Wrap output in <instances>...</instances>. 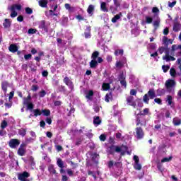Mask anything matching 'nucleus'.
<instances>
[{
	"label": "nucleus",
	"mask_w": 181,
	"mask_h": 181,
	"mask_svg": "<svg viewBox=\"0 0 181 181\" xmlns=\"http://www.w3.org/2000/svg\"><path fill=\"white\" fill-rule=\"evenodd\" d=\"M125 151H128V146H124V144L121 146L111 144L107 148V153L108 155H115L116 152V153H120L121 156H124L125 155Z\"/></svg>",
	"instance_id": "obj_1"
},
{
	"label": "nucleus",
	"mask_w": 181,
	"mask_h": 181,
	"mask_svg": "<svg viewBox=\"0 0 181 181\" xmlns=\"http://www.w3.org/2000/svg\"><path fill=\"white\" fill-rule=\"evenodd\" d=\"M91 59L92 60L89 63L90 69H96L98 64H101L103 62H104V59L100 57V52L98 51H94L92 53Z\"/></svg>",
	"instance_id": "obj_2"
},
{
	"label": "nucleus",
	"mask_w": 181,
	"mask_h": 181,
	"mask_svg": "<svg viewBox=\"0 0 181 181\" xmlns=\"http://www.w3.org/2000/svg\"><path fill=\"white\" fill-rule=\"evenodd\" d=\"M57 165L58 168H59L60 169L59 173H61V175H65L66 171V173L67 175H69V176H73L74 175L73 170H71V169H67L66 170H64V168H67V165L64 164V161H63L62 158H57Z\"/></svg>",
	"instance_id": "obj_3"
},
{
	"label": "nucleus",
	"mask_w": 181,
	"mask_h": 181,
	"mask_svg": "<svg viewBox=\"0 0 181 181\" xmlns=\"http://www.w3.org/2000/svg\"><path fill=\"white\" fill-rule=\"evenodd\" d=\"M156 97V93L155 92V89L151 88L144 95L143 101L145 104H149V100H153Z\"/></svg>",
	"instance_id": "obj_4"
},
{
	"label": "nucleus",
	"mask_w": 181,
	"mask_h": 181,
	"mask_svg": "<svg viewBox=\"0 0 181 181\" xmlns=\"http://www.w3.org/2000/svg\"><path fill=\"white\" fill-rule=\"evenodd\" d=\"M11 13L10 14L11 18H16L18 16L17 11H22V5L21 4H13L11 8H8Z\"/></svg>",
	"instance_id": "obj_5"
},
{
	"label": "nucleus",
	"mask_w": 181,
	"mask_h": 181,
	"mask_svg": "<svg viewBox=\"0 0 181 181\" xmlns=\"http://www.w3.org/2000/svg\"><path fill=\"white\" fill-rule=\"evenodd\" d=\"M32 100V96L30 95V93L28 94V97L23 98V105L27 106V110H29L32 112V110H33V107H35V105L30 100Z\"/></svg>",
	"instance_id": "obj_6"
},
{
	"label": "nucleus",
	"mask_w": 181,
	"mask_h": 181,
	"mask_svg": "<svg viewBox=\"0 0 181 181\" xmlns=\"http://www.w3.org/2000/svg\"><path fill=\"white\" fill-rule=\"evenodd\" d=\"M136 127H139V125L141 127L146 125V119L145 117L138 114L136 117Z\"/></svg>",
	"instance_id": "obj_7"
},
{
	"label": "nucleus",
	"mask_w": 181,
	"mask_h": 181,
	"mask_svg": "<svg viewBox=\"0 0 181 181\" xmlns=\"http://www.w3.org/2000/svg\"><path fill=\"white\" fill-rule=\"evenodd\" d=\"M136 134L135 137L136 139H143L144 136H145V132H144V129L141 127H138L135 129Z\"/></svg>",
	"instance_id": "obj_8"
},
{
	"label": "nucleus",
	"mask_w": 181,
	"mask_h": 181,
	"mask_svg": "<svg viewBox=\"0 0 181 181\" xmlns=\"http://www.w3.org/2000/svg\"><path fill=\"white\" fill-rule=\"evenodd\" d=\"M17 153L19 156H25L26 155V144L22 143L20 145Z\"/></svg>",
	"instance_id": "obj_9"
},
{
	"label": "nucleus",
	"mask_w": 181,
	"mask_h": 181,
	"mask_svg": "<svg viewBox=\"0 0 181 181\" xmlns=\"http://www.w3.org/2000/svg\"><path fill=\"white\" fill-rule=\"evenodd\" d=\"M18 145H21V141L17 139H12L8 142V146L12 149H16Z\"/></svg>",
	"instance_id": "obj_10"
},
{
	"label": "nucleus",
	"mask_w": 181,
	"mask_h": 181,
	"mask_svg": "<svg viewBox=\"0 0 181 181\" xmlns=\"http://www.w3.org/2000/svg\"><path fill=\"white\" fill-rule=\"evenodd\" d=\"M63 81L66 84V86H69V88H70L71 91L74 90V84H73V81H71L69 76H65L63 79Z\"/></svg>",
	"instance_id": "obj_11"
},
{
	"label": "nucleus",
	"mask_w": 181,
	"mask_h": 181,
	"mask_svg": "<svg viewBox=\"0 0 181 181\" xmlns=\"http://www.w3.org/2000/svg\"><path fill=\"white\" fill-rule=\"evenodd\" d=\"M30 176V174L27 171H24L22 173L18 174V179L20 181H25V180L28 179Z\"/></svg>",
	"instance_id": "obj_12"
},
{
	"label": "nucleus",
	"mask_w": 181,
	"mask_h": 181,
	"mask_svg": "<svg viewBox=\"0 0 181 181\" xmlns=\"http://www.w3.org/2000/svg\"><path fill=\"white\" fill-rule=\"evenodd\" d=\"M126 101H127V103L129 105H130L131 107H134V108H135V107H136V103H135V101H134V96H132V95L128 96L126 98Z\"/></svg>",
	"instance_id": "obj_13"
},
{
	"label": "nucleus",
	"mask_w": 181,
	"mask_h": 181,
	"mask_svg": "<svg viewBox=\"0 0 181 181\" xmlns=\"http://www.w3.org/2000/svg\"><path fill=\"white\" fill-rule=\"evenodd\" d=\"M38 28L39 29H42V30H44L46 33L49 32V28H47V25H46V21L45 20L40 22Z\"/></svg>",
	"instance_id": "obj_14"
},
{
	"label": "nucleus",
	"mask_w": 181,
	"mask_h": 181,
	"mask_svg": "<svg viewBox=\"0 0 181 181\" xmlns=\"http://www.w3.org/2000/svg\"><path fill=\"white\" fill-rule=\"evenodd\" d=\"M173 39H169L166 36H164L163 37V45H164L165 47H169V45H173Z\"/></svg>",
	"instance_id": "obj_15"
},
{
	"label": "nucleus",
	"mask_w": 181,
	"mask_h": 181,
	"mask_svg": "<svg viewBox=\"0 0 181 181\" xmlns=\"http://www.w3.org/2000/svg\"><path fill=\"white\" fill-rule=\"evenodd\" d=\"M176 86V81L173 79H168L165 82L166 88H172V87H175Z\"/></svg>",
	"instance_id": "obj_16"
},
{
	"label": "nucleus",
	"mask_w": 181,
	"mask_h": 181,
	"mask_svg": "<svg viewBox=\"0 0 181 181\" xmlns=\"http://www.w3.org/2000/svg\"><path fill=\"white\" fill-rule=\"evenodd\" d=\"M85 39H90L91 37V26H86L84 32Z\"/></svg>",
	"instance_id": "obj_17"
},
{
	"label": "nucleus",
	"mask_w": 181,
	"mask_h": 181,
	"mask_svg": "<svg viewBox=\"0 0 181 181\" xmlns=\"http://www.w3.org/2000/svg\"><path fill=\"white\" fill-rule=\"evenodd\" d=\"M98 159H100V155L98 154L97 153H93L91 155V160L95 165H98Z\"/></svg>",
	"instance_id": "obj_18"
},
{
	"label": "nucleus",
	"mask_w": 181,
	"mask_h": 181,
	"mask_svg": "<svg viewBox=\"0 0 181 181\" xmlns=\"http://www.w3.org/2000/svg\"><path fill=\"white\" fill-rule=\"evenodd\" d=\"M181 30V24L178 21H175L173 23V32L177 33Z\"/></svg>",
	"instance_id": "obj_19"
},
{
	"label": "nucleus",
	"mask_w": 181,
	"mask_h": 181,
	"mask_svg": "<svg viewBox=\"0 0 181 181\" xmlns=\"http://www.w3.org/2000/svg\"><path fill=\"white\" fill-rule=\"evenodd\" d=\"M48 172L50 173V175L57 176V171H56V168H54V165L53 164H50L48 166Z\"/></svg>",
	"instance_id": "obj_20"
},
{
	"label": "nucleus",
	"mask_w": 181,
	"mask_h": 181,
	"mask_svg": "<svg viewBox=\"0 0 181 181\" xmlns=\"http://www.w3.org/2000/svg\"><path fill=\"white\" fill-rule=\"evenodd\" d=\"M8 50L11 53H16L18 52V46L15 44H11L8 47Z\"/></svg>",
	"instance_id": "obj_21"
},
{
	"label": "nucleus",
	"mask_w": 181,
	"mask_h": 181,
	"mask_svg": "<svg viewBox=\"0 0 181 181\" xmlns=\"http://www.w3.org/2000/svg\"><path fill=\"white\" fill-rule=\"evenodd\" d=\"M100 11L103 12H108V8H107V3L102 2L100 4Z\"/></svg>",
	"instance_id": "obj_22"
},
{
	"label": "nucleus",
	"mask_w": 181,
	"mask_h": 181,
	"mask_svg": "<svg viewBox=\"0 0 181 181\" xmlns=\"http://www.w3.org/2000/svg\"><path fill=\"white\" fill-rule=\"evenodd\" d=\"M11 21L8 18H5L4 23H3V26H4L5 29H8V28H11Z\"/></svg>",
	"instance_id": "obj_23"
},
{
	"label": "nucleus",
	"mask_w": 181,
	"mask_h": 181,
	"mask_svg": "<svg viewBox=\"0 0 181 181\" xmlns=\"http://www.w3.org/2000/svg\"><path fill=\"white\" fill-rule=\"evenodd\" d=\"M38 4L41 8H47V0H40Z\"/></svg>",
	"instance_id": "obj_24"
},
{
	"label": "nucleus",
	"mask_w": 181,
	"mask_h": 181,
	"mask_svg": "<svg viewBox=\"0 0 181 181\" xmlns=\"http://www.w3.org/2000/svg\"><path fill=\"white\" fill-rule=\"evenodd\" d=\"M109 9L113 15L118 12V7L114 5L110 6Z\"/></svg>",
	"instance_id": "obj_25"
},
{
	"label": "nucleus",
	"mask_w": 181,
	"mask_h": 181,
	"mask_svg": "<svg viewBox=\"0 0 181 181\" xmlns=\"http://www.w3.org/2000/svg\"><path fill=\"white\" fill-rule=\"evenodd\" d=\"M110 88H111V86L108 83H104L102 85V89L103 90V91H108Z\"/></svg>",
	"instance_id": "obj_26"
},
{
	"label": "nucleus",
	"mask_w": 181,
	"mask_h": 181,
	"mask_svg": "<svg viewBox=\"0 0 181 181\" xmlns=\"http://www.w3.org/2000/svg\"><path fill=\"white\" fill-rule=\"evenodd\" d=\"M93 124L94 125H100L101 124V119L98 116H95L93 117Z\"/></svg>",
	"instance_id": "obj_27"
},
{
	"label": "nucleus",
	"mask_w": 181,
	"mask_h": 181,
	"mask_svg": "<svg viewBox=\"0 0 181 181\" xmlns=\"http://www.w3.org/2000/svg\"><path fill=\"white\" fill-rule=\"evenodd\" d=\"M139 115H141V117H145V115H149V108H144L142 112L139 113Z\"/></svg>",
	"instance_id": "obj_28"
},
{
	"label": "nucleus",
	"mask_w": 181,
	"mask_h": 181,
	"mask_svg": "<svg viewBox=\"0 0 181 181\" xmlns=\"http://www.w3.org/2000/svg\"><path fill=\"white\" fill-rule=\"evenodd\" d=\"M93 95H94V91L93 90H90L86 95V98L88 100H93Z\"/></svg>",
	"instance_id": "obj_29"
},
{
	"label": "nucleus",
	"mask_w": 181,
	"mask_h": 181,
	"mask_svg": "<svg viewBox=\"0 0 181 181\" xmlns=\"http://www.w3.org/2000/svg\"><path fill=\"white\" fill-rule=\"evenodd\" d=\"M32 112L34 113V117H39L42 115V111H40V109L32 110Z\"/></svg>",
	"instance_id": "obj_30"
},
{
	"label": "nucleus",
	"mask_w": 181,
	"mask_h": 181,
	"mask_svg": "<svg viewBox=\"0 0 181 181\" xmlns=\"http://www.w3.org/2000/svg\"><path fill=\"white\" fill-rule=\"evenodd\" d=\"M1 90H3L4 93H6V91H8V83L6 81L2 82Z\"/></svg>",
	"instance_id": "obj_31"
},
{
	"label": "nucleus",
	"mask_w": 181,
	"mask_h": 181,
	"mask_svg": "<svg viewBox=\"0 0 181 181\" xmlns=\"http://www.w3.org/2000/svg\"><path fill=\"white\" fill-rule=\"evenodd\" d=\"M160 25V19H157L153 21V26L155 28V29H158Z\"/></svg>",
	"instance_id": "obj_32"
},
{
	"label": "nucleus",
	"mask_w": 181,
	"mask_h": 181,
	"mask_svg": "<svg viewBox=\"0 0 181 181\" xmlns=\"http://www.w3.org/2000/svg\"><path fill=\"white\" fill-rule=\"evenodd\" d=\"M111 98H112V93L110 92L105 95V100L106 103H110V100H111Z\"/></svg>",
	"instance_id": "obj_33"
},
{
	"label": "nucleus",
	"mask_w": 181,
	"mask_h": 181,
	"mask_svg": "<svg viewBox=\"0 0 181 181\" xmlns=\"http://www.w3.org/2000/svg\"><path fill=\"white\" fill-rule=\"evenodd\" d=\"M173 124L175 127H178V125H180V124H181V119L179 118H174L173 120Z\"/></svg>",
	"instance_id": "obj_34"
},
{
	"label": "nucleus",
	"mask_w": 181,
	"mask_h": 181,
	"mask_svg": "<svg viewBox=\"0 0 181 181\" xmlns=\"http://www.w3.org/2000/svg\"><path fill=\"white\" fill-rule=\"evenodd\" d=\"M87 12L89 15H93V12H94V6L93 4L88 6Z\"/></svg>",
	"instance_id": "obj_35"
},
{
	"label": "nucleus",
	"mask_w": 181,
	"mask_h": 181,
	"mask_svg": "<svg viewBox=\"0 0 181 181\" xmlns=\"http://www.w3.org/2000/svg\"><path fill=\"white\" fill-rule=\"evenodd\" d=\"M163 60H166V62H175V60H176V58H175L174 57L172 56H167V57H163Z\"/></svg>",
	"instance_id": "obj_36"
},
{
	"label": "nucleus",
	"mask_w": 181,
	"mask_h": 181,
	"mask_svg": "<svg viewBox=\"0 0 181 181\" xmlns=\"http://www.w3.org/2000/svg\"><path fill=\"white\" fill-rule=\"evenodd\" d=\"M114 54H115V56H118V54H119L120 56H123L124 49H116Z\"/></svg>",
	"instance_id": "obj_37"
},
{
	"label": "nucleus",
	"mask_w": 181,
	"mask_h": 181,
	"mask_svg": "<svg viewBox=\"0 0 181 181\" xmlns=\"http://www.w3.org/2000/svg\"><path fill=\"white\" fill-rule=\"evenodd\" d=\"M18 134L21 135V136H25V135H26V129H20L18 130Z\"/></svg>",
	"instance_id": "obj_38"
},
{
	"label": "nucleus",
	"mask_w": 181,
	"mask_h": 181,
	"mask_svg": "<svg viewBox=\"0 0 181 181\" xmlns=\"http://www.w3.org/2000/svg\"><path fill=\"white\" fill-rule=\"evenodd\" d=\"M168 103V105H172V103H173V97L172 95H167V100Z\"/></svg>",
	"instance_id": "obj_39"
},
{
	"label": "nucleus",
	"mask_w": 181,
	"mask_h": 181,
	"mask_svg": "<svg viewBox=\"0 0 181 181\" xmlns=\"http://www.w3.org/2000/svg\"><path fill=\"white\" fill-rule=\"evenodd\" d=\"M81 144H83V138H81V137L77 138L75 145L76 146H80V145H81Z\"/></svg>",
	"instance_id": "obj_40"
},
{
	"label": "nucleus",
	"mask_w": 181,
	"mask_h": 181,
	"mask_svg": "<svg viewBox=\"0 0 181 181\" xmlns=\"http://www.w3.org/2000/svg\"><path fill=\"white\" fill-rule=\"evenodd\" d=\"M121 18V16H119V14H117L115 15L112 18V23H116L117 21H118V19Z\"/></svg>",
	"instance_id": "obj_41"
},
{
	"label": "nucleus",
	"mask_w": 181,
	"mask_h": 181,
	"mask_svg": "<svg viewBox=\"0 0 181 181\" xmlns=\"http://www.w3.org/2000/svg\"><path fill=\"white\" fill-rule=\"evenodd\" d=\"M41 112H42V115L45 117H49L50 115V110H42L41 111Z\"/></svg>",
	"instance_id": "obj_42"
},
{
	"label": "nucleus",
	"mask_w": 181,
	"mask_h": 181,
	"mask_svg": "<svg viewBox=\"0 0 181 181\" xmlns=\"http://www.w3.org/2000/svg\"><path fill=\"white\" fill-rule=\"evenodd\" d=\"M165 50H168V47H158V52L160 54H163Z\"/></svg>",
	"instance_id": "obj_43"
},
{
	"label": "nucleus",
	"mask_w": 181,
	"mask_h": 181,
	"mask_svg": "<svg viewBox=\"0 0 181 181\" xmlns=\"http://www.w3.org/2000/svg\"><path fill=\"white\" fill-rule=\"evenodd\" d=\"M170 74L171 77H176V69L171 68L170 70Z\"/></svg>",
	"instance_id": "obj_44"
},
{
	"label": "nucleus",
	"mask_w": 181,
	"mask_h": 181,
	"mask_svg": "<svg viewBox=\"0 0 181 181\" xmlns=\"http://www.w3.org/2000/svg\"><path fill=\"white\" fill-rule=\"evenodd\" d=\"M58 90L59 93H66V86L61 85L58 87Z\"/></svg>",
	"instance_id": "obj_45"
},
{
	"label": "nucleus",
	"mask_w": 181,
	"mask_h": 181,
	"mask_svg": "<svg viewBox=\"0 0 181 181\" xmlns=\"http://www.w3.org/2000/svg\"><path fill=\"white\" fill-rule=\"evenodd\" d=\"M157 93H158V95H163L166 93V90L159 88L157 90Z\"/></svg>",
	"instance_id": "obj_46"
},
{
	"label": "nucleus",
	"mask_w": 181,
	"mask_h": 181,
	"mask_svg": "<svg viewBox=\"0 0 181 181\" xmlns=\"http://www.w3.org/2000/svg\"><path fill=\"white\" fill-rule=\"evenodd\" d=\"M25 13H27V15H32V13H33V10L30 7H26Z\"/></svg>",
	"instance_id": "obj_47"
},
{
	"label": "nucleus",
	"mask_w": 181,
	"mask_h": 181,
	"mask_svg": "<svg viewBox=\"0 0 181 181\" xmlns=\"http://www.w3.org/2000/svg\"><path fill=\"white\" fill-rule=\"evenodd\" d=\"M153 22V18L150 16H146V23L151 24Z\"/></svg>",
	"instance_id": "obj_48"
},
{
	"label": "nucleus",
	"mask_w": 181,
	"mask_h": 181,
	"mask_svg": "<svg viewBox=\"0 0 181 181\" xmlns=\"http://www.w3.org/2000/svg\"><path fill=\"white\" fill-rule=\"evenodd\" d=\"M173 156H170L169 158L165 157L161 160L162 163H165V162H170V160L173 159Z\"/></svg>",
	"instance_id": "obj_49"
},
{
	"label": "nucleus",
	"mask_w": 181,
	"mask_h": 181,
	"mask_svg": "<svg viewBox=\"0 0 181 181\" xmlns=\"http://www.w3.org/2000/svg\"><path fill=\"white\" fill-rule=\"evenodd\" d=\"M7 127H8V122H6V120H4L1 124V128H2V129H5V128Z\"/></svg>",
	"instance_id": "obj_50"
},
{
	"label": "nucleus",
	"mask_w": 181,
	"mask_h": 181,
	"mask_svg": "<svg viewBox=\"0 0 181 181\" xmlns=\"http://www.w3.org/2000/svg\"><path fill=\"white\" fill-rule=\"evenodd\" d=\"M99 139L102 142H105V140L107 139V136L105 134H103L99 136Z\"/></svg>",
	"instance_id": "obj_51"
},
{
	"label": "nucleus",
	"mask_w": 181,
	"mask_h": 181,
	"mask_svg": "<svg viewBox=\"0 0 181 181\" xmlns=\"http://www.w3.org/2000/svg\"><path fill=\"white\" fill-rule=\"evenodd\" d=\"M118 80H119V81H122L125 80V76H124V72H122L119 75Z\"/></svg>",
	"instance_id": "obj_52"
},
{
	"label": "nucleus",
	"mask_w": 181,
	"mask_h": 181,
	"mask_svg": "<svg viewBox=\"0 0 181 181\" xmlns=\"http://www.w3.org/2000/svg\"><path fill=\"white\" fill-rule=\"evenodd\" d=\"M36 32H37V30H36L35 28H30L28 30V35H35V33H36Z\"/></svg>",
	"instance_id": "obj_53"
},
{
	"label": "nucleus",
	"mask_w": 181,
	"mask_h": 181,
	"mask_svg": "<svg viewBox=\"0 0 181 181\" xmlns=\"http://www.w3.org/2000/svg\"><path fill=\"white\" fill-rule=\"evenodd\" d=\"M170 69V66L168 65H163L162 66V69L164 73H167V71Z\"/></svg>",
	"instance_id": "obj_54"
},
{
	"label": "nucleus",
	"mask_w": 181,
	"mask_h": 181,
	"mask_svg": "<svg viewBox=\"0 0 181 181\" xmlns=\"http://www.w3.org/2000/svg\"><path fill=\"white\" fill-rule=\"evenodd\" d=\"M134 169H136V170H141V169H142V165H141L139 163H135Z\"/></svg>",
	"instance_id": "obj_55"
},
{
	"label": "nucleus",
	"mask_w": 181,
	"mask_h": 181,
	"mask_svg": "<svg viewBox=\"0 0 181 181\" xmlns=\"http://www.w3.org/2000/svg\"><path fill=\"white\" fill-rule=\"evenodd\" d=\"M45 95H46V90H42L39 92V96L40 97V98H43V97H45Z\"/></svg>",
	"instance_id": "obj_56"
},
{
	"label": "nucleus",
	"mask_w": 181,
	"mask_h": 181,
	"mask_svg": "<svg viewBox=\"0 0 181 181\" xmlns=\"http://www.w3.org/2000/svg\"><path fill=\"white\" fill-rule=\"evenodd\" d=\"M154 102H156V104H158L159 105H162V99H160L159 98H155Z\"/></svg>",
	"instance_id": "obj_57"
},
{
	"label": "nucleus",
	"mask_w": 181,
	"mask_h": 181,
	"mask_svg": "<svg viewBox=\"0 0 181 181\" xmlns=\"http://www.w3.org/2000/svg\"><path fill=\"white\" fill-rule=\"evenodd\" d=\"M109 144H111L112 145L115 144V139H114V137L112 136L109 137Z\"/></svg>",
	"instance_id": "obj_58"
},
{
	"label": "nucleus",
	"mask_w": 181,
	"mask_h": 181,
	"mask_svg": "<svg viewBox=\"0 0 181 181\" xmlns=\"http://www.w3.org/2000/svg\"><path fill=\"white\" fill-rule=\"evenodd\" d=\"M113 4L115 6H117V8H119L121 6V3L118 0H113Z\"/></svg>",
	"instance_id": "obj_59"
},
{
	"label": "nucleus",
	"mask_w": 181,
	"mask_h": 181,
	"mask_svg": "<svg viewBox=\"0 0 181 181\" xmlns=\"http://www.w3.org/2000/svg\"><path fill=\"white\" fill-rule=\"evenodd\" d=\"M24 59L25 60H30V59H32V54H25Z\"/></svg>",
	"instance_id": "obj_60"
},
{
	"label": "nucleus",
	"mask_w": 181,
	"mask_h": 181,
	"mask_svg": "<svg viewBox=\"0 0 181 181\" xmlns=\"http://www.w3.org/2000/svg\"><path fill=\"white\" fill-rule=\"evenodd\" d=\"M120 84L122 87H124V88H127V81L125 79L123 81H120Z\"/></svg>",
	"instance_id": "obj_61"
},
{
	"label": "nucleus",
	"mask_w": 181,
	"mask_h": 181,
	"mask_svg": "<svg viewBox=\"0 0 181 181\" xmlns=\"http://www.w3.org/2000/svg\"><path fill=\"white\" fill-rule=\"evenodd\" d=\"M76 18L80 22L81 21H85L84 17L81 16V15H77Z\"/></svg>",
	"instance_id": "obj_62"
},
{
	"label": "nucleus",
	"mask_w": 181,
	"mask_h": 181,
	"mask_svg": "<svg viewBox=\"0 0 181 181\" xmlns=\"http://www.w3.org/2000/svg\"><path fill=\"white\" fill-rule=\"evenodd\" d=\"M45 122H47V124H48V125H52V118L47 117Z\"/></svg>",
	"instance_id": "obj_63"
},
{
	"label": "nucleus",
	"mask_w": 181,
	"mask_h": 181,
	"mask_svg": "<svg viewBox=\"0 0 181 181\" xmlns=\"http://www.w3.org/2000/svg\"><path fill=\"white\" fill-rule=\"evenodd\" d=\"M18 22H23V16L20 15L17 17Z\"/></svg>",
	"instance_id": "obj_64"
}]
</instances>
